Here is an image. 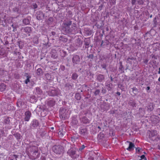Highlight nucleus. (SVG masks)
<instances>
[{"mask_svg": "<svg viewBox=\"0 0 160 160\" xmlns=\"http://www.w3.org/2000/svg\"><path fill=\"white\" fill-rule=\"evenodd\" d=\"M52 149L53 152L56 153L60 154L61 152L62 148L59 146H54L52 147Z\"/></svg>", "mask_w": 160, "mask_h": 160, "instance_id": "1", "label": "nucleus"}, {"mask_svg": "<svg viewBox=\"0 0 160 160\" xmlns=\"http://www.w3.org/2000/svg\"><path fill=\"white\" fill-rule=\"evenodd\" d=\"M31 116V113L29 111H27L25 113L24 120L26 121H28Z\"/></svg>", "mask_w": 160, "mask_h": 160, "instance_id": "2", "label": "nucleus"}, {"mask_svg": "<svg viewBox=\"0 0 160 160\" xmlns=\"http://www.w3.org/2000/svg\"><path fill=\"white\" fill-rule=\"evenodd\" d=\"M127 143H129V146L127 149L129 151H131L133 149L134 147V145L132 143L130 142H127Z\"/></svg>", "mask_w": 160, "mask_h": 160, "instance_id": "3", "label": "nucleus"}, {"mask_svg": "<svg viewBox=\"0 0 160 160\" xmlns=\"http://www.w3.org/2000/svg\"><path fill=\"white\" fill-rule=\"evenodd\" d=\"M32 124L33 127H36L39 125L38 121L36 120H33L32 122Z\"/></svg>", "mask_w": 160, "mask_h": 160, "instance_id": "4", "label": "nucleus"}, {"mask_svg": "<svg viewBox=\"0 0 160 160\" xmlns=\"http://www.w3.org/2000/svg\"><path fill=\"white\" fill-rule=\"evenodd\" d=\"M25 76H26L27 77V79L25 80V83L27 84L30 82V79L31 78V77L30 76L28 75L27 73H25Z\"/></svg>", "mask_w": 160, "mask_h": 160, "instance_id": "5", "label": "nucleus"}, {"mask_svg": "<svg viewBox=\"0 0 160 160\" xmlns=\"http://www.w3.org/2000/svg\"><path fill=\"white\" fill-rule=\"evenodd\" d=\"M24 30L27 34H29L31 31V28L27 27L24 28Z\"/></svg>", "mask_w": 160, "mask_h": 160, "instance_id": "6", "label": "nucleus"}, {"mask_svg": "<svg viewBox=\"0 0 160 160\" xmlns=\"http://www.w3.org/2000/svg\"><path fill=\"white\" fill-rule=\"evenodd\" d=\"M29 100L30 102L32 103H34L37 101L35 97L33 96L30 97Z\"/></svg>", "mask_w": 160, "mask_h": 160, "instance_id": "7", "label": "nucleus"}, {"mask_svg": "<svg viewBox=\"0 0 160 160\" xmlns=\"http://www.w3.org/2000/svg\"><path fill=\"white\" fill-rule=\"evenodd\" d=\"M6 85L4 83H2L0 85V90L2 92L4 91L6 88Z\"/></svg>", "mask_w": 160, "mask_h": 160, "instance_id": "8", "label": "nucleus"}, {"mask_svg": "<svg viewBox=\"0 0 160 160\" xmlns=\"http://www.w3.org/2000/svg\"><path fill=\"white\" fill-rule=\"evenodd\" d=\"M10 120H9V118L7 117L5 118L4 120V122L5 124H8L10 123Z\"/></svg>", "mask_w": 160, "mask_h": 160, "instance_id": "9", "label": "nucleus"}, {"mask_svg": "<svg viewBox=\"0 0 160 160\" xmlns=\"http://www.w3.org/2000/svg\"><path fill=\"white\" fill-rule=\"evenodd\" d=\"M23 23L25 25H28L29 23L30 22L28 19H24L22 21Z\"/></svg>", "mask_w": 160, "mask_h": 160, "instance_id": "10", "label": "nucleus"}, {"mask_svg": "<svg viewBox=\"0 0 160 160\" xmlns=\"http://www.w3.org/2000/svg\"><path fill=\"white\" fill-rule=\"evenodd\" d=\"M14 136L17 139H21V135L18 133H16L14 134Z\"/></svg>", "mask_w": 160, "mask_h": 160, "instance_id": "11", "label": "nucleus"}, {"mask_svg": "<svg viewBox=\"0 0 160 160\" xmlns=\"http://www.w3.org/2000/svg\"><path fill=\"white\" fill-rule=\"evenodd\" d=\"M141 159L139 160H146V158H145L144 155H142L141 157Z\"/></svg>", "mask_w": 160, "mask_h": 160, "instance_id": "12", "label": "nucleus"}, {"mask_svg": "<svg viewBox=\"0 0 160 160\" xmlns=\"http://www.w3.org/2000/svg\"><path fill=\"white\" fill-rule=\"evenodd\" d=\"M37 74L38 75H40V68H38L37 69Z\"/></svg>", "mask_w": 160, "mask_h": 160, "instance_id": "13", "label": "nucleus"}, {"mask_svg": "<svg viewBox=\"0 0 160 160\" xmlns=\"http://www.w3.org/2000/svg\"><path fill=\"white\" fill-rule=\"evenodd\" d=\"M77 77H78L77 75L76 74H73L72 75V78L74 79H76V78H77Z\"/></svg>", "mask_w": 160, "mask_h": 160, "instance_id": "14", "label": "nucleus"}, {"mask_svg": "<svg viewBox=\"0 0 160 160\" xmlns=\"http://www.w3.org/2000/svg\"><path fill=\"white\" fill-rule=\"evenodd\" d=\"M58 135L61 137H62L63 135V133L61 131H60L58 133Z\"/></svg>", "mask_w": 160, "mask_h": 160, "instance_id": "15", "label": "nucleus"}, {"mask_svg": "<svg viewBox=\"0 0 160 160\" xmlns=\"http://www.w3.org/2000/svg\"><path fill=\"white\" fill-rule=\"evenodd\" d=\"M76 97L78 99H79L80 98L79 95L78 94H76Z\"/></svg>", "mask_w": 160, "mask_h": 160, "instance_id": "16", "label": "nucleus"}, {"mask_svg": "<svg viewBox=\"0 0 160 160\" xmlns=\"http://www.w3.org/2000/svg\"><path fill=\"white\" fill-rule=\"evenodd\" d=\"M140 148H137L136 149V151L137 152H139L140 151Z\"/></svg>", "mask_w": 160, "mask_h": 160, "instance_id": "17", "label": "nucleus"}, {"mask_svg": "<svg viewBox=\"0 0 160 160\" xmlns=\"http://www.w3.org/2000/svg\"><path fill=\"white\" fill-rule=\"evenodd\" d=\"M99 92V91L98 90H97L95 92V94H98Z\"/></svg>", "mask_w": 160, "mask_h": 160, "instance_id": "18", "label": "nucleus"}, {"mask_svg": "<svg viewBox=\"0 0 160 160\" xmlns=\"http://www.w3.org/2000/svg\"><path fill=\"white\" fill-rule=\"evenodd\" d=\"M13 156L17 160V158L18 157V156L15 154H14Z\"/></svg>", "mask_w": 160, "mask_h": 160, "instance_id": "19", "label": "nucleus"}, {"mask_svg": "<svg viewBox=\"0 0 160 160\" xmlns=\"http://www.w3.org/2000/svg\"><path fill=\"white\" fill-rule=\"evenodd\" d=\"M9 106L10 107H11V106L10 105H8V109H9V110H10L11 109H13V107H12L11 108H9Z\"/></svg>", "mask_w": 160, "mask_h": 160, "instance_id": "20", "label": "nucleus"}, {"mask_svg": "<svg viewBox=\"0 0 160 160\" xmlns=\"http://www.w3.org/2000/svg\"><path fill=\"white\" fill-rule=\"evenodd\" d=\"M151 133V135H149V137L150 138H151L152 136H153L154 135L153 134H152V132H150Z\"/></svg>", "mask_w": 160, "mask_h": 160, "instance_id": "21", "label": "nucleus"}, {"mask_svg": "<svg viewBox=\"0 0 160 160\" xmlns=\"http://www.w3.org/2000/svg\"><path fill=\"white\" fill-rule=\"evenodd\" d=\"M136 1V0H132V4H134Z\"/></svg>", "mask_w": 160, "mask_h": 160, "instance_id": "22", "label": "nucleus"}, {"mask_svg": "<svg viewBox=\"0 0 160 160\" xmlns=\"http://www.w3.org/2000/svg\"><path fill=\"white\" fill-rule=\"evenodd\" d=\"M33 7H34V8H37V5L36 4H35V5H33Z\"/></svg>", "mask_w": 160, "mask_h": 160, "instance_id": "23", "label": "nucleus"}, {"mask_svg": "<svg viewBox=\"0 0 160 160\" xmlns=\"http://www.w3.org/2000/svg\"><path fill=\"white\" fill-rule=\"evenodd\" d=\"M85 148V147L84 146H83L82 147V148H80L79 149V150H81L82 149H83L84 148Z\"/></svg>", "mask_w": 160, "mask_h": 160, "instance_id": "24", "label": "nucleus"}, {"mask_svg": "<svg viewBox=\"0 0 160 160\" xmlns=\"http://www.w3.org/2000/svg\"><path fill=\"white\" fill-rule=\"evenodd\" d=\"M117 94L118 95H120V93L119 92H117Z\"/></svg>", "mask_w": 160, "mask_h": 160, "instance_id": "25", "label": "nucleus"}, {"mask_svg": "<svg viewBox=\"0 0 160 160\" xmlns=\"http://www.w3.org/2000/svg\"><path fill=\"white\" fill-rule=\"evenodd\" d=\"M158 73L160 74V68H159Z\"/></svg>", "mask_w": 160, "mask_h": 160, "instance_id": "26", "label": "nucleus"}, {"mask_svg": "<svg viewBox=\"0 0 160 160\" xmlns=\"http://www.w3.org/2000/svg\"><path fill=\"white\" fill-rule=\"evenodd\" d=\"M60 113H61V114H63V112H62V111L61 110V111H60Z\"/></svg>", "mask_w": 160, "mask_h": 160, "instance_id": "27", "label": "nucleus"}, {"mask_svg": "<svg viewBox=\"0 0 160 160\" xmlns=\"http://www.w3.org/2000/svg\"><path fill=\"white\" fill-rule=\"evenodd\" d=\"M147 88L148 90H149L150 89V88L149 87H147Z\"/></svg>", "mask_w": 160, "mask_h": 160, "instance_id": "28", "label": "nucleus"}, {"mask_svg": "<svg viewBox=\"0 0 160 160\" xmlns=\"http://www.w3.org/2000/svg\"><path fill=\"white\" fill-rule=\"evenodd\" d=\"M158 81L160 82V77L158 79Z\"/></svg>", "mask_w": 160, "mask_h": 160, "instance_id": "29", "label": "nucleus"}, {"mask_svg": "<svg viewBox=\"0 0 160 160\" xmlns=\"http://www.w3.org/2000/svg\"><path fill=\"white\" fill-rule=\"evenodd\" d=\"M39 65H37V66H36V68H38V66Z\"/></svg>", "mask_w": 160, "mask_h": 160, "instance_id": "30", "label": "nucleus"}, {"mask_svg": "<svg viewBox=\"0 0 160 160\" xmlns=\"http://www.w3.org/2000/svg\"><path fill=\"white\" fill-rule=\"evenodd\" d=\"M38 18H39V17L37 16V18L38 19H38Z\"/></svg>", "mask_w": 160, "mask_h": 160, "instance_id": "31", "label": "nucleus"}, {"mask_svg": "<svg viewBox=\"0 0 160 160\" xmlns=\"http://www.w3.org/2000/svg\"><path fill=\"white\" fill-rule=\"evenodd\" d=\"M99 77H103V76H102V75H100V76H99Z\"/></svg>", "mask_w": 160, "mask_h": 160, "instance_id": "32", "label": "nucleus"}, {"mask_svg": "<svg viewBox=\"0 0 160 160\" xmlns=\"http://www.w3.org/2000/svg\"><path fill=\"white\" fill-rule=\"evenodd\" d=\"M51 129H54V128H53V127H52V128H51Z\"/></svg>", "mask_w": 160, "mask_h": 160, "instance_id": "33", "label": "nucleus"}, {"mask_svg": "<svg viewBox=\"0 0 160 160\" xmlns=\"http://www.w3.org/2000/svg\"><path fill=\"white\" fill-rule=\"evenodd\" d=\"M52 92L53 93V92H54V90H52Z\"/></svg>", "mask_w": 160, "mask_h": 160, "instance_id": "34", "label": "nucleus"}, {"mask_svg": "<svg viewBox=\"0 0 160 160\" xmlns=\"http://www.w3.org/2000/svg\"><path fill=\"white\" fill-rule=\"evenodd\" d=\"M37 152V151H35V152Z\"/></svg>", "mask_w": 160, "mask_h": 160, "instance_id": "35", "label": "nucleus"}, {"mask_svg": "<svg viewBox=\"0 0 160 160\" xmlns=\"http://www.w3.org/2000/svg\"><path fill=\"white\" fill-rule=\"evenodd\" d=\"M98 128H100V127H98Z\"/></svg>", "mask_w": 160, "mask_h": 160, "instance_id": "36", "label": "nucleus"}]
</instances>
